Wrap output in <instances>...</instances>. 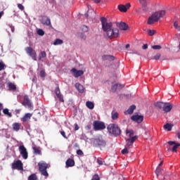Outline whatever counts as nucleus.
<instances>
[{
	"label": "nucleus",
	"instance_id": "42",
	"mask_svg": "<svg viewBox=\"0 0 180 180\" xmlns=\"http://www.w3.org/2000/svg\"><path fill=\"white\" fill-rule=\"evenodd\" d=\"M28 180H37V176L36 174H32L28 177Z\"/></svg>",
	"mask_w": 180,
	"mask_h": 180
},
{
	"label": "nucleus",
	"instance_id": "33",
	"mask_svg": "<svg viewBox=\"0 0 180 180\" xmlns=\"http://www.w3.org/2000/svg\"><path fill=\"white\" fill-rule=\"evenodd\" d=\"M130 148V145L127 143L125 145V148L122 150V154H127L129 153V149Z\"/></svg>",
	"mask_w": 180,
	"mask_h": 180
},
{
	"label": "nucleus",
	"instance_id": "60",
	"mask_svg": "<svg viewBox=\"0 0 180 180\" xmlns=\"http://www.w3.org/2000/svg\"><path fill=\"white\" fill-rule=\"evenodd\" d=\"M125 6H126L127 9H129V8H130V6H131L130 3L127 4Z\"/></svg>",
	"mask_w": 180,
	"mask_h": 180
},
{
	"label": "nucleus",
	"instance_id": "15",
	"mask_svg": "<svg viewBox=\"0 0 180 180\" xmlns=\"http://www.w3.org/2000/svg\"><path fill=\"white\" fill-rule=\"evenodd\" d=\"M40 22L42 25H45L46 26H50V25H51V21L47 16H43L40 20Z\"/></svg>",
	"mask_w": 180,
	"mask_h": 180
},
{
	"label": "nucleus",
	"instance_id": "21",
	"mask_svg": "<svg viewBox=\"0 0 180 180\" xmlns=\"http://www.w3.org/2000/svg\"><path fill=\"white\" fill-rule=\"evenodd\" d=\"M139 3L141 5L143 11H148V7H147V1L146 0H139Z\"/></svg>",
	"mask_w": 180,
	"mask_h": 180
},
{
	"label": "nucleus",
	"instance_id": "10",
	"mask_svg": "<svg viewBox=\"0 0 180 180\" xmlns=\"http://www.w3.org/2000/svg\"><path fill=\"white\" fill-rule=\"evenodd\" d=\"M19 152L21 154L22 158L24 160H27V158L29 157V155L27 153V149L25 148V146L21 145L18 148Z\"/></svg>",
	"mask_w": 180,
	"mask_h": 180
},
{
	"label": "nucleus",
	"instance_id": "51",
	"mask_svg": "<svg viewBox=\"0 0 180 180\" xmlns=\"http://www.w3.org/2000/svg\"><path fill=\"white\" fill-rule=\"evenodd\" d=\"M77 155H84V152L79 149L77 150Z\"/></svg>",
	"mask_w": 180,
	"mask_h": 180
},
{
	"label": "nucleus",
	"instance_id": "16",
	"mask_svg": "<svg viewBox=\"0 0 180 180\" xmlns=\"http://www.w3.org/2000/svg\"><path fill=\"white\" fill-rule=\"evenodd\" d=\"M55 93H56L57 98H58L60 102H64V98L63 97V95H61V92L60 91L59 87L56 88Z\"/></svg>",
	"mask_w": 180,
	"mask_h": 180
},
{
	"label": "nucleus",
	"instance_id": "52",
	"mask_svg": "<svg viewBox=\"0 0 180 180\" xmlns=\"http://www.w3.org/2000/svg\"><path fill=\"white\" fill-rule=\"evenodd\" d=\"M60 134H61V136H63V137H64V139H68V138L67 137V136L65 135V131H60Z\"/></svg>",
	"mask_w": 180,
	"mask_h": 180
},
{
	"label": "nucleus",
	"instance_id": "14",
	"mask_svg": "<svg viewBox=\"0 0 180 180\" xmlns=\"http://www.w3.org/2000/svg\"><path fill=\"white\" fill-rule=\"evenodd\" d=\"M71 72H72L73 76H74L75 78H78L79 77H81V75H84V71L77 70L75 68H72L71 70Z\"/></svg>",
	"mask_w": 180,
	"mask_h": 180
},
{
	"label": "nucleus",
	"instance_id": "35",
	"mask_svg": "<svg viewBox=\"0 0 180 180\" xmlns=\"http://www.w3.org/2000/svg\"><path fill=\"white\" fill-rule=\"evenodd\" d=\"M77 36L78 37H79V39H82V40H86V35L82 32L77 33Z\"/></svg>",
	"mask_w": 180,
	"mask_h": 180
},
{
	"label": "nucleus",
	"instance_id": "43",
	"mask_svg": "<svg viewBox=\"0 0 180 180\" xmlns=\"http://www.w3.org/2000/svg\"><path fill=\"white\" fill-rule=\"evenodd\" d=\"M5 68H6L5 63H4V62H0V71H3V70H5Z\"/></svg>",
	"mask_w": 180,
	"mask_h": 180
},
{
	"label": "nucleus",
	"instance_id": "56",
	"mask_svg": "<svg viewBox=\"0 0 180 180\" xmlns=\"http://www.w3.org/2000/svg\"><path fill=\"white\" fill-rule=\"evenodd\" d=\"M97 162L99 165H103V162L101 160L98 159Z\"/></svg>",
	"mask_w": 180,
	"mask_h": 180
},
{
	"label": "nucleus",
	"instance_id": "40",
	"mask_svg": "<svg viewBox=\"0 0 180 180\" xmlns=\"http://www.w3.org/2000/svg\"><path fill=\"white\" fill-rule=\"evenodd\" d=\"M162 171V169L160 168L159 167L156 168V170L155 172L156 174L157 178L160 176V174H161Z\"/></svg>",
	"mask_w": 180,
	"mask_h": 180
},
{
	"label": "nucleus",
	"instance_id": "45",
	"mask_svg": "<svg viewBox=\"0 0 180 180\" xmlns=\"http://www.w3.org/2000/svg\"><path fill=\"white\" fill-rule=\"evenodd\" d=\"M37 34H39V36H44V31L41 29H39L37 30Z\"/></svg>",
	"mask_w": 180,
	"mask_h": 180
},
{
	"label": "nucleus",
	"instance_id": "54",
	"mask_svg": "<svg viewBox=\"0 0 180 180\" xmlns=\"http://www.w3.org/2000/svg\"><path fill=\"white\" fill-rule=\"evenodd\" d=\"M18 8H19L20 11H23V9H25V6H23L22 4H18Z\"/></svg>",
	"mask_w": 180,
	"mask_h": 180
},
{
	"label": "nucleus",
	"instance_id": "5",
	"mask_svg": "<svg viewBox=\"0 0 180 180\" xmlns=\"http://www.w3.org/2000/svg\"><path fill=\"white\" fill-rule=\"evenodd\" d=\"M39 170L41 175L44 176H49V173L47 172V168H49V165L46 162H39L38 163Z\"/></svg>",
	"mask_w": 180,
	"mask_h": 180
},
{
	"label": "nucleus",
	"instance_id": "48",
	"mask_svg": "<svg viewBox=\"0 0 180 180\" xmlns=\"http://www.w3.org/2000/svg\"><path fill=\"white\" fill-rule=\"evenodd\" d=\"M129 54H137L138 56H140V53L136 50H131Z\"/></svg>",
	"mask_w": 180,
	"mask_h": 180
},
{
	"label": "nucleus",
	"instance_id": "24",
	"mask_svg": "<svg viewBox=\"0 0 180 180\" xmlns=\"http://www.w3.org/2000/svg\"><path fill=\"white\" fill-rule=\"evenodd\" d=\"M135 109H136V105H132L128 108V110L125 112V113H128V115H132Z\"/></svg>",
	"mask_w": 180,
	"mask_h": 180
},
{
	"label": "nucleus",
	"instance_id": "1",
	"mask_svg": "<svg viewBox=\"0 0 180 180\" xmlns=\"http://www.w3.org/2000/svg\"><path fill=\"white\" fill-rule=\"evenodd\" d=\"M100 20L103 31L106 33L108 39H116V37H119V29L114 27L112 22H108V19L105 17H101Z\"/></svg>",
	"mask_w": 180,
	"mask_h": 180
},
{
	"label": "nucleus",
	"instance_id": "44",
	"mask_svg": "<svg viewBox=\"0 0 180 180\" xmlns=\"http://www.w3.org/2000/svg\"><path fill=\"white\" fill-rule=\"evenodd\" d=\"M152 49L153 50H161L162 47L160 45H154V46H152Z\"/></svg>",
	"mask_w": 180,
	"mask_h": 180
},
{
	"label": "nucleus",
	"instance_id": "30",
	"mask_svg": "<svg viewBox=\"0 0 180 180\" xmlns=\"http://www.w3.org/2000/svg\"><path fill=\"white\" fill-rule=\"evenodd\" d=\"M165 103L163 102H157L155 103V106L156 108H158V109H164V105Z\"/></svg>",
	"mask_w": 180,
	"mask_h": 180
},
{
	"label": "nucleus",
	"instance_id": "59",
	"mask_svg": "<svg viewBox=\"0 0 180 180\" xmlns=\"http://www.w3.org/2000/svg\"><path fill=\"white\" fill-rule=\"evenodd\" d=\"M75 130H79V127H78V124H75Z\"/></svg>",
	"mask_w": 180,
	"mask_h": 180
},
{
	"label": "nucleus",
	"instance_id": "29",
	"mask_svg": "<svg viewBox=\"0 0 180 180\" xmlns=\"http://www.w3.org/2000/svg\"><path fill=\"white\" fill-rule=\"evenodd\" d=\"M118 9L120 12H127V7L123 4L119 5Z\"/></svg>",
	"mask_w": 180,
	"mask_h": 180
},
{
	"label": "nucleus",
	"instance_id": "38",
	"mask_svg": "<svg viewBox=\"0 0 180 180\" xmlns=\"http://www.w3.org/2000/svg\"><path fill=\"white\" fill-rule=\"evenodd\" d=\"M164 129H165L168 131H171V130L172 129V125L171 124H166L165 125H164Z\"/></svg>",
	"mask_w": 180,
	"mask_h": 180
},
{
	"label": "nucleus",
	"instance_id": "63",
	"mask_svg": "<svg viewBox=\"0 0 180 180\" xmlns=\"http://www.w3.org/2000/svg\"><path fill=\"white\" fill-rule=\"evenodd\" d=\"M167 176H169V174L165 175V176L163 177V179H167Z\"/></svg>",
	"mask_w": 180,
	"mask_h": 180
},
{
	"label": "nucleus",
	"instance_id": "20",
	"mask_svg": "<svg viewBox=\"0 0 180 180\" xmlns=\"http://www.w3.org/2000/svg\"><path fill=\"white\" fill-rule=\"evenodd\" d=\"M172 109V104L169 103H165V105H163V110L164 112H170V110Z\"/></svg>",
	"mask_w": 180,
	"mask_h": 180
},
{
	"label": "nucleus",
	"instance_id": "7",
	"mask_svg": "<svg viewBox=\"0 0 180 180\" xmlns=\"http://www.w3.org/2000/svg\"><path fill=\"white\" fill-rule=\"evenodd\" d=\"M93 127L95 131H98L99 130H104V129H106V125H105V123L98 120L94 122Z\"/></svg>",
	"mask_w": 180,
	"mask_h": 180
},
{
	"label": "nucleus",
	"instance_id": "41",
	"mask_svg": "<svg viewBox=\"0 0 180 180\" xmlns=\"http://www.w3.org/2000/svg\"><path fill=\"white\" fill-rule=\"evenodd\" d=\"M174 27L177 30V32H180V25L178 24L177 21L174 22Z\"/></svg>",
	"mask_w": 180,
	"mask_h": 180
},
{
	"label": "nucleus",
	"instance_id": "39",
	"mask_svg": "<svg viewBox=\"0 0 180 180\" xmlns=\"http://www.w3.org/2000/svg\"><path fill=\"white\" fill-rule=\"evenodd\" d=\"M111 115L112 120H116L119 117V114L116 112H112Z\"/></svg>",
	"mask_w": 180,
	"mask_h": 180
},
{
	"label": "nucleus",
	"instance_id": "50",
	"mask_svg": "<svg viewBox=\"0 0 180 180\" xmlns=\"http://www.w3.org/2000/svg\"><path fill=\"white\" fill-rule=\"evenodd\" d=\"M161 57V53H157L155 56H154V60H160Z\"/></svg>",
	"mask_w": 180,
	"mask_h": 180
},
{
	"label": "nucleus",
	"instance_id": "32",
	"mask_svg": "<svg viewBox=\"0 0 180 180\" xmlns=\"http://www.w3.org/2000/svg\"><path fill=\"white\" fill-rule=\"evenodd\" d=\"M3 113L8 116V117H12V113L9 112V109L5 108L3 110Z\"/></svg>",
	"mask_w": 180,
	"mask_h": 180
},
{
	"label": "nucleus",
	"instance_id": "4",
	"mask_svg": "<svg viewBox=\"0 0 180 180\" xmlns=\"http://www.w3.org/2000/svg\"><path fill=\"white\" fill-rule=\"evenodd\" d=\"M127 135L129 136V139L126 140V146L129 144L130 146V148L133 146V143L136 140H137V136H134V131L133 130H127L126 131Z\"/></svg>",
	"mask_w": 180,
	"mask_h": 180
},
{
	"label": "nucleus",
	"instance_id": "26",
	"mask_svg": "<svg viewBox=\"0 0 180 180\" xmlns=\"http://www.w3.org/2000/svg\"><path fill=\"white\" fill-rule=\"evenodd\" d=\"M13 129L14 131H19L20 130V124L15 122L13 124Z\"/></svg>",
	"mask_w": 180,
	"mask_h": 180
},
{
	"label": "nucleus",
	"instance_id": "6",
	"mask_svg": "<svg viewBox=\"0 0 180 180\" xmlns=\"http://www.w3.org/2000/svg\"><path fill=\"white\" fill-rule=\"evenodd\" d=\"M93 143L94 147H106V141L103 139V137H102V136L96 137L94 140Z\"/></svg>",
	"mask_w": 180,
	"mask_h": 180
},
{
	"label": "nucleus",
	"instance_id": "28",
	"mask_svg": "<svg viewBox=\"0 0 180 180\" xmlns=\"http://www.w3.org/2000/svg\"><path fill=\"white\" fill-rule=\"evenodd\" d=\"M86 106L89 108V109H94V108H95V104H94L93 102L91 101H86Z\"/></svg>",
	"mask_w": 180,
	"mask_h": 180
},
{
	"label": "nucleus",
	"instance_id": "17",
	"mask_svg": "<svg viewBox=\"0 0 180 180\" xmlns=\"http://www.w3.org/2000/svg\"><path fill=\"white\" fill-rule=\"evenodd\" d=\"M117 27L120 29V30H127L129 29V25L125 22H117Z\"/></svg>",
	"mask_w": 180,
	"mask_h": 180
},
{
	"label": "nucleus",
	"instance_id": "13",
	"mask_svg": "<svg viewBox=\"0 0 180 180\" xmlns=\"http://www.w3.org/2000/svg\"><path fill=\"white\" fill-rule=\"evenodd\" d=\"M23 106H27V108H33V105L32 104V101L29 99V96H24V101L22 102Z\"/></svg>",
	"mask_w": 180,
	"mask_h": 180
},
{
	"label": "nucleus",
	"instance_id": "8",
	"mask_svg": "<svg viewBox=\"0 0 180 180\" xmlns=\"http://www.w3.org/2000/svg\"><path fill=\"white\" fill-rule=\"evenodd\" d=\"M25 51L30 57L32 58L34 61H37V54L36 53V51L33 49V48L28 46L25 48Z\"/></svg>",
	"mask_w": 180,
	"mask_h": 180
},
{
	"label": "nucleus",
	"instance_id": "27",
	"mask_svg": "<svg viewBox=\"0 0 180 180\" xmlns=\"http://www.w3.org/2000/svg\"><path fill=\"white\" fill-rule=\"evenodd\" d=\"M103 60H108L109 61H113V60H115V56L110 55H104L103 56Z\"/></svg>",
	"mask_w": 180,
	"mask_h": 180
},
{
	"label": "nucleus",
	"instance_id": "2",
	"mask_svg": "<svg viewBox=\"0 0 180 180\" xmlns=\"http://www.w3.org/2000/svg\"><path fill=\"white\" fill-rule=\"evenodd\" d=\"M165 15V11H160L151 15L148 19V25H153L155 22H158L160 18Z\"/></svg>",
	"mask_w": 180,
	"mask_h": 180
},
{
	"label": "nucleus",
	"instance_id": "3",
	"mask_svg": "<svg viewBox=\"0 0 180 180\" xmlns=\"http://www.w3.org/2000/svg\"><path fill=\"white\" fill-rule=\"evenodd\" d=\"M107 129L110 134L114 136V137H117V136H120V134H122L120 128H119V126L116 124H110L108 126Z\"/></svg>",
	"mask_w": 180,
	"mask_h": 180
},
{
	"label": "nucleus",
	"instance_id": "36",
	"mask_svg": "<svg viewBox=\"0 0 180 180\" xmlns=\"http://www.w3.org/2000/svg\"><path fill=\"white\" fill-rule=\"evenodd\" d=\"M47 54L46 53V51H42L39 53V60H41V58H46Z\"/></svg>",
	"mask_w": 180,
	"mask_h": 180
},
{
	"label": "nucleus",
	"instance_id": "23",
	"mask_svg": "<svg viewBox=\"0 0 180 180\" xmlns=\"http://www.w3.org/2000/svg\"><path fill=\"white\" fill-rule=\"evenodd\" d=\"M65 164H66V167H74V165H75V162L72 159H68L66 161Z\"/></svg>",
	"mask_w": 180,
	"mask_h": 180
},
{
	"label": "nucleus",
	"instance_id": "31",
	"mask_svg": "<svg viewBox=\"0 0 180 180\" xmlns=\"http://www.w3.org/2000/svg\"><path fill=\"white\" fill-rule=\"evenodd\" d=\"M8 86L9 91H15L16 90V86L12 82L8 83Z\"/></svg>",
	"mask_w": 180,
	"mask_h": 180
},
{
	"label": "nucleus",
	"instance_id": "53",
	"mask_svg": "<svg viewBox=\"0 0 180 180\" xmlns=\"http://www.w3.org/2000/svg\"><path fill=\"white\" fill-rule=\"evenodd\" d=\"M93 1V2H94V4H101H101H103V1H102V0H92Z\"/></svg>",
	"mask_w": 180,
	"mask_h": 180
},
{
	"label": "nucleus",
	"instance_id": "11",
	"mask_svg": "<svg viewBox=\"0 0 180 180\" xmlns=\"http://www.w3.org/2000/svg\"><path fill=\"white\" fill-rule=\"evenodd\" d=\"M12 168L13 169H18L19 171H22V169H23V163H22V161L20 160H17L12 164Z\"/></svg>",
	"mask_w": 180,
	"mask_h": 180
},
{
	"label": "nucleus",
	"instance_id": "12",
	"mask_svg": "<svg viewBox=\"0 0 180 180\" xmlns=\"http://www.w3.org/2000/svg\"><path fill=\"white\" fill-rule=\"evenodd\" d=\"M131 120H133L134 122H136V123H141V122L144 120V116L135 115H132L131 117Z\"/></svg>",
	"mask_w": 180,
	"mask_h": 180
},
{
	"label": "nucleus",
	"instance_id": "57",
	"mask_svg": "<svg viewBox=\"0 0 180 180\" xmlns=\"http://www.w3.org/2000/svg\"><path fill=\"white\" fill-rule=\"evenodd\" d=\"M10 28L11 32L13 33L15 32V27H13V25H10Z\"/></svg>",
	"mask_w": 180,
	"mask_h": 180
},
{
	"label": "nucleus",
	"instance_id": "49",
	"mask_svg": "<svg viewBox=\"0 0 180 180\" xmlns=\"http://www.w3.org/2000/svg\"><path fill=\"white\" fill-rule=\"evenodd\" d=\"M33 150H34V153H35V154H40V153H41V151H40V150H39L37 148H36V147H34L33 148Z\"/></svg>",
	"mask_w": 180,
	"mask_h": 180
},
{
	"label": "nucleus",
	"instance_id": "19",
	"mask_svg": "<svg viewBox=\"0 0 180 180\" xmlns=\"http://www.w3.org/2000/svg\"><path fill=\"white\" fill-rule=\"evenodd\" d=\"M123 85L121 84H115L114 85L112 86L111 87V91L112 92H115L116 91H117V89H123Z\"/></svg>",
	"mask_w": 180,
	"mask_h": 180
},
{
	"label": "nucleus",
	"instance_id": "18",
	"mask_svg": "<svg viewBox=\"0 0 180 180\" xmlns=\"http://www.w3.org/2000/svg\"><path fill=\"white\" fill-rule=\"evenodd\" d=\"M167 143L169 144V146H174L172 148V151L173 153H176V149L178 148V147H180V143H175V141H168Z\"/></svg>",
	"mask_w": 180,
	"mask_h": 180
},
{
	"label": "nucleus",
	"instance_id": "47",
	"mask_svg": "<svg viewBox=\"0 0 180 180\" xmlns=\"http://www.w3.org/2000/svg\"><path fill=\"white\" fill-rule=\"evenodd\" d=\"M39 75L41 78H44V77H46V72L44 70H41Z\"/></svg>",
	"mask_w": 180,
	"mask_h": 180
},
{
	"label": "nucleus",
	"instance_id": "61",
	"mask_svg": "<svg viewBox=\"0 0 180 180\" xmlns=\"http://www.w3.org/2000/svg\"><path fill=\"white\" fill-rule=\"evenodd\" d=\"M15 112L16 115H19L20 113V110H15Z\"/></svg>",
	"mask_w": 180,
	"mask_h": 180
},
{
	"label": "nucleus",
	"instance_id": "9",
	"mask_svg": "<svg viewBox=\"0 0 180 180\" xmlns=\"http://www.w3.org/2000/svg\"><path fill=\"white\" fill-rule=\"evenodd\" d=\"M85 16L89 22H91L92 23H95V22H96V13L95 11L92 10L91 12L86 13Z\"/></svg>",
	"mask_w": 180,
	"mask_h": 180
},
{
	"label": "nucleus",
	"instance_id": "58",
	"mask_svg": "<svg viewBox=\"0 0 180 180\" xmlns=\"http://www.w3.org/2000/svg\"><path fill=\"white\" fill-rule=\"evenodd\" d=\"M2 109H4V106L2 105V103H0V115H1Z\"/></svg>",
	"mask_w": 180,
	"mask_h": 180
},
{
	"label": "nucleus",
	"instance_id": "34",
	"mask_svg": "<svg viewBox=\"0 0 180 180\" xmlns=\"http://www.w3.org/2000/svg\"><path fill=\"white\" fill-rule=\"evenodd\" d=\"M63 43H64V41L62 39H56L55 40V41L53 42V44H54V46H60V45L63 44Z\"/></svg>",
	"mask_w": 180,
	"mask_h": 180
},
{
	"label": "nucleus",
	"instance_id": "22",
	"mask_svg": "<svg viewBox=\"0 0 180 180\" xmlns=\"http://www.w3.org/2000/svg\"><path fill=\"white\" fill-rule=\"evenodd\" d=\"M75 88L77 89L79 92H80V94H84V86H82L81 84L76 83Z\"/></svg>",
	"mask_w": 180,
	"mask_h": 180
},
{
	"label": "nucleus",
	"instance_id": "64",
	"mask_svg": "<svg viewBox=\"0 0 180 180\" xmlns=\"http://www.w3.org/2000/svg\"><path fill=\"white\" fill-rule=\"evenodd\" d=\"M177 137L180 139V131L177 134Z\"/></svg>",
	"mask_w": 180,
	"mask_h": 180
},
{
	"label": "nucleus",
	"instance_id": "37",
	"mask_svg": "<svg viewBox=\"0 0 180 180\" xmlns=\"http://www.w3.org/2000/svg\"><path fill=\"white\" fill-rule=\"evenodd\" d=\"M81 30H82V32H84V33H86V32H89V27H88L86 25H82Z\"/></svg>",
	"mask_w": 180,
	"mask_h": 180
},
{
	"label": "nucleus",
	"instance_id": "46",
	"mask_svg": "<svg viewBox=\"0 0 180 180\" xmlns=\"http://www.w3.org/2000/svg\"><path fill=\"white\" fill-rule=\"evenodd\" d=\"M148 34H149V36H154V34H155V30H150L148 32Z\"/></svg>",
	"mask_w": 180,
	"mask_h": 180
},
{
	"label": "nucleus",
	"instance_id": "25",
	"mask_svg": "<svg viewBox=\"0 0 180 180\" xmlns=\"http://www.w3.org/2000/svg\"><path fill=\"white\" fill-rule=\"evenodd\" d=\"M30 117H32V114L26 113L22 118V122H27V120H30Z\"/></svg>",
	"mask_w": 180,
	"mask_h": 180
},
{
	"label": "nucleus",
	"instance_id": "62",
	"mask_svg": "<svg viewBox=\"0 0 180 180\" xmlns=\"http://www.w3.org/2000/svg\"><path fill=\"white\" fill-rule=\"evenodd\" d=\"M86 130H91V125H87V126L86 127Z\"/></svg>",
	"mask_w": 180,
	"mask_h": 180
},
{
	"label": "nucleus",
	"instance_id": "55",
	"mask_svg": "<svg viewBox=\"0 0 180 180\" xmlns=\"http://www.w3.org/2000/svg\"><path fill=\"white\" fill-rule=\"evenodd\" d=\"M142 49L143 50H147V49H148V45L147 44H143V46H142Z\"/></svg>",
	"mask_w": 180,
	"mask_h": 180
}]
</instances>
